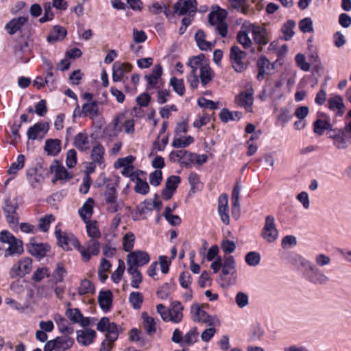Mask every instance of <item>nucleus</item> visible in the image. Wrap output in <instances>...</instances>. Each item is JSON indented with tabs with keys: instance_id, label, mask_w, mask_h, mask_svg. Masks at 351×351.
Wrapping results in <instances>:
<instances>
[{
	"instance_id": "f257e3e1",
	"label": "nucleus",
	"mask_w": 351,
	"mask_h": 351,
	"mask_svg": "<svg viewBox=\"0 0 351 351\" xmlns=\"http://www.w3.org/2000/svg\"><path fill=\"white\" fill-rule=\"evenodd\" d=\"M0 241L8 244L5 250V257L21 254L23 252L22 241L8 231L3 230L0 232Z\"/></svg>"
},
{
	"instance_id": "f03ea898",
	"label": "nucleus",
	"mask_w": 351,
	"mask_h": 351,
	"mask_svg": "<svg viewBox=\"0 0 351 351\" xmlns=\"http://www.w3.org/2000/svg\"><path fill=\"white\" fill-rule=\"evenodd\" d=\"M303 276L308 282L315 285H325L330 280L329 277L311 261L303 270Z\"/></svg>"
},
{
	"instance_id": "7ed1b4c3",
	"label": "nucleus",
	"mask_w": 351,
	"mask_h": 351,
	"mask_svg": "<svg viewBox=\"0 0 351 351\" xmlns=\"http://www.w3.org/2000/svg\"><path fill=\"white\" fill-rule=\"evenodd\" d=\"M227 12L225 10L218 8L213 11L208 16V23L215 27V30L223 38L228 34V25L226 22Z\"/></svg>"
},
{
	"instance_id": "20e7f679",
	"label": "nucleus",
	"mask_w": 351,
	"mask_h": 351,
	"mask_svg": "<svg viewBox=\"0 0 351 351\" xmlns=\"http://www.w3.org/2000/svg\"><path fill=\"white\" fill-rule=\"evenodd\" d=\"M104 201L107 204L108 212L114 213L121 210L123 206L122 201H118V195L116 187L113 184H108L104 193Z\"/></svg>"
},
{
	"instance_id": "39448f33",
	"label": "nucleus",
	"mask_w": 351,
	"mask_h": 351,
	"mask_svg": "<svg viewBox=\"0 0 351 351\" xmlns=\"http://www.w3.org/2000/svg\"><path fill=\"white\" fill-rule=\"evenodd\" d=\"M191 316L193 321L206 324L210 326H215L219 324V320L217 317L210 316L198 303L191 305Z\"/></svg>"
},
{
	"instance_id": "423d86ee",
	"label": "nucleus",
	"mask_w": 351,
	"mask_h": 351,
	"mask_svg": "<svg viewBox=\"0 0 351 351\" xmlns=\"http://www.w3.org/2000/svg\"><path fill=\"white\" fill-rule=\"evenodd\" d=\"M55 234L59 245L64 250H71L73 248L77 250L80 242L72 233L62 231L60 225H57L55 228Z\"/></svg>"
},
{
	"instance_id": "0eeeda50",
	"label": "nucleus",
	"mask_w": 351,
	"mask_h": 351,
	"mask_svg": "<svg viewBox=\"0 0 351 351\" xmlns=\"http://www.w3.org/2000/svg\"><path fill=\"white\" fill-rule=\"evenodd\" d=\"M327 134L337 149H345L351 144V136L347 134L344 128H335L332 132H327Z\"/></svg>"
},
{
	"instance_id": "6e6552de",
	"label": "nucleus",
	"mask_w": 351,
	"mask_h": 351,
	"mask_svg": "<svg viewBox=\"0 0 351 351\" xmlns=\"http://www.w3.org/2000/svg\"><path fill=\"white\" fill-rule=\"evenodd\" d=\"M313 132L318 135L322 136L325 131L332 132L334 128L330 123V117L328 114L323 112H318L317 113V119L313 123Z\"/></svg>"
},
{
	"instance_id": "1a4fd4ad",
	"label": "nucleus",
	"mask_w": 351,
	"mask_h": 351,
	"mask_svg": "<svg viewBox=\"0 0 351 351\" xmlns=\"http://www.w3.org/2000/svg\"><path fill=\"white\" fill-rule=\"evenodd\" d=\"M278 230L276 228L275 219L272 215L265 217L264 226L261 231V237L268 243H274L278 238Z\"/></svg>"
},
{
	"instance_id": "9d476101",
	"label": "nucleus",
	"mask_w": 351,
	"mask_h": 351,
	"mask_svg": "<svg viewBox=\"0 0 351 351\" xmlns=\"http://www.w3.org/2000/svg\"><path fill=\"white\" fill-rule=\"evenodd\" d=\"M245 56L246 53L242 51L238 46H232L231 47L230 59L232 66L236 72L241 73L247 69V64L243 61Z\"/></svg>"
},
{
	"instance_id": "9b49d317",
	"label": "nucleus",
	"mask_w": 351,
	"mask_h": 351,
	"mask_svg": "<svg viewBox=\"0 0 351 351\" xmlns=\"http://www.w3.org/2000/svg\"><path fill=\"white\" fill-rule=\"evenodd\" d=\"M77 250L80 253L82 260L84 262H88L90 260L93 256H97L100 252V243L98 240L89 239L83 247L79 243Z\"/></svg>"
},
{
	"instance_id": "f8f14e48",
	"label": "nucleus",
	"mask_w": 351,
	"mask_h": 351,
	"mask_svg": "<svg viewBox=\"0 0 351 351\" xmlns=\"http://www.w3.org/2000/svg\"><path fill=\"white\" fill-rule=\"evenodd\" d=\"M32 269V260L29 257L19 260L10 269V276L14 278L17 276H23L29 274Z\"/></svg>"
},
{
	"instance_id": "ddd939ff",
	"label": "nucleus",
	"mask_w": 351,
	"mask_h": 351,
	"mask_svg": "<svg viewBox=\"0 0 351 351\" xmlns=\"http://www.w3.org/2000/svg\"><path fill=\"white\" fill-rule=\"evenodd\" d=\"M169 158L170 161L178 162L186 168H190L193 165V153L184 149L171 152Z\"/></svg>"
},
{
	"instance_id": "4468645a",
	"label": "nucleus",
	"mask_w": 351,
	"mask_h": 351,
	"mask_svg": "<svg viewBox=\"0 0 351 351\" xmlns=\"http://www.w3.org/2000/svg\"><path fill=\"white\" fill-rule=\"evenodd\" d=\"M253 92V88L250 85L246 91H243L236 96L235 103L247 112H252L254 101Z\"/></svg>"
},
{
	"instance_id": "2eb2a0df",
	"label": "nucleus",
	"mask_w": 351,
	"mask_h": 351,
	"mask_svg": "<svg viewBox=\"0 0 351 351\" xmlns=\"http://www.w3.org/2000/svg\"><path fill=\"white\" fill-rule=\"evenodd\" d=\"M217 203V211L221 221L226 225L230 224L228 195L226 193L221 194Z\"/></svg>"
},
{
	"instance_id": "dca6fc26",
	"label": "nucleus",
	"mask_w": 351,
	"mask_h": 351,
	"mask_svg": "<svg viewBox=\"0 0 351 351\" xmlns=\"http://www.w3.org/2000/svg\"><path fill=\"white\" fill-rule=\"evenodd\" d=\"M27 249L32 256L42 258L46 256L50 247L47 243H38L34 239H32L27 244Z\"/></svg>"
},
{
	"instance_id": "f3484780",
	"label": "nucleus",
	"mask_w": 351,
	"mask_h": 351,
	"mask_svg": "<svg viewBox=\"0 0 351 351\" xmlns=\"http://www.w3.org/2000/svg\"><path fill=\"white\" fill-rule=\"evenodd\" d=\"M104 155L105 148L101 143H97L93 145L90 152V158L92 162L96 163L101 169H104L106 167Z\"/></svg>"
},
{
	"instance_id": "a211bd4d",
	"label": "nucleus",
	"mask_w": 351,
	"mask_h": 351,
	"mask_svg": "<svg viewBox=\"0 0 351 351\" xmlns=\"http://www.w3.org/2000/svg\"><path fill=\"white\" fill-rule=\"evenodd\" d=\"M149 260V256L147 252L135 251L128 255L127 264L128 266H135L137 268V267L146 265Z\"/></svg>"
},
{
	"instance_id": "6ab92c4d",
	"label": "nucleus",
	"mask_w": 351,
	"mask_h": 351,
	"mask_svg": "<svg viewBox=\"0 0 351 351\" xmlns=\"http://www.w3.org/2000/svg\"><path fill=\"white\" fill-rule=\"evenodd\" d=\"M196 0H179L174 5L176 13L179 15H184L187 13H195L197 10Z\"/></svg>"
},
{
	"instance_id": "aec40b11",
	"label": "nucleus",
	"mask_w": 351,
	"mask_h": 351,
	"mask_svg": "<svg viewBox=\"0 0 351 351\" xmlns=\"http://www.w3.org/2000/svg\"><path fill=\"white\" fill-rule=\"evenodd\" d=\"M132 69V66L130 63L115 62L112 65L113 82H121L123 78L124 73L130 72Z\"/></svg>"
},
{
	"instance_id": "412c9836",
	"label": "nucleus",
	"mask_w": 351,
	"mask_h": 351,
	"mask_svg": "<svg viewBox=\"0 0 351 351\" xmlns=\"http://www.w3.org/2000/svg\"><path fill=\"white\" fill-rule=\"evenodd\" d=\"M180 182L181 179L178 176H171L167 178L165 188L162 192V195L165 199L168 200L171 198Z\"/></svg>"
},
{
	"instance_id": "4be33fe9",
	"label": "nucleus",
	"mask_w": 351,
	"mask_h": 351,
	"mask_svg": "<svg viewBox=\"0 0 351 351\" xmlns=\"http://www.w3.org/2000/svg\"><path fill=\"white\" fill-rule=\"evenodd\" d=\"M327 106L329 110L335 112L337 117H341L344 113L345 105L343 100L339 95L331 96L328 99Z\"/></svg>"
},
{
	"instance_id": "5701e85b",
	"label": "nucleus",
	"mask_w": 351,
	"mask_h": 351,
	"mask_svg": "<svg viewBox=\"0 0 351 351\" xmlns=\"http://www.w3.org/2000/svg\"><path fill=\"white\" fill-rule=\"evenodd\" d=\"M248 28L250 29V32L256 43L262 45H265L268 43L267 32L265 28L256 26L251 23H248Z\"/></svg>"
},
{
	"instance_id": "b1692460",
	"label": "nucleus",
	"mask_w": 351,
	"mask_h": 351,
	"mask_svg": "<svg viewBox=\"0 0 351 351\" xmlns=\"http://www.w3.org/2000/svg\"><path fill=\"white\" fill-rule=\"evenodd\" d=\"M74 146L80 152H85L90 149V143L86 132L77 134L73 140Z\"/></svg>"
},
{
	"instance_id": "393cba45",
	"label": "nucleus",
	"mask_w": 351,
	"mask_h": 351,
	"mask_svg": "<svg viewBox=\"0 0 351 351\" xmlns=\"http://www.w3.org/2000/svg\"><path fill=\"white\" fill-rule=\"evenodd\" d=\"M98 105V101L84 104L82 106L80 117H89L91 119H95L99 114Z\"/></svg>"
},
{
	"instance_id": "a878e982",
	"label": "nucleus",
	"mask_w": 351,
	"mask_h": 351,
	"mask_svg": "<svg viewBox=\"0 0 351 351\" xmlns=\"http://www.w3.org/2000/svg\"><path fill=\"white\" fill-rule=\"evenodd\" d=\"M27 19L24 16L14 18L5 27V29L10 35H14L19 31L27 23Z\"/></svg>"
},
{
	"instance_id": "bb28decb",
	"label": "nucleus",
	"mask_w": 351,
	"mask_h": 351,
	"mask_svg": "<svg viewBox=\"0 0 351 351\" xmlns=\"http://www.w3.org/2000/svg\"><path fill=\"white\" fill-rule=\"evenodd\" d=\"M208 62L205 60V56L203 54L193 56L189 59L186 65L191 68V75H197V71L202 69V67L204 66Z\"/></svg>"
},
{
	"instance_id": "cd10ccee",
	"label": "nucleus",
	"mask_w": 351,
	"mask_h": 351,
	"mask_svg": "<svg viewBox=\"0 0 351 351\" xmlns=\"http://www.w3.org/2000/svg\"><path fill=\"white\" fill-rule=\"evenodd\" d=\"M184 309L182 304L178 301H174L169 309V321L173 323H179L183 318L182 311Z\"/></svg>"
},
{
	"instance_id": "c85d7f7f",
	"label": "nucleus",
	"mask_w": 351,
	"mask_h": 351,
	"mask_svg": "<svg viewBox=\"0 0 351 351\" xmlns=\"http://www.w3.org/2000/svg\"><path fill=\"white\" fill-rule=\"evenodd\" d=\"M48 130L49 123H37L28 129L27 132V136L29 139L36 140L38 137L40 132H43L44 134H46Z\"/></svg>"
},
{
	"instance_id": "c756f323",
	"label": "nucleus",
	"mask_w": 351,
	"mask_h": 351,
	"mask_svg": "<svg viewBox=\"0 0 351 351\" xmlns=\"http://www.w3.org/2000/svg\"><path fill=\"white\" fill-rule=\"evenodd\" d=\"M98 302L101 308L107 312L110 311L112 302V294L110 290L100 291Z\"/></svg>"
},
{
	"instance_id": "7c9ffc66",
	"label": "nucleus",
	"mask_w": 351,
	"mask_h": 351,
	"mask_svg": "<svg viewBox=\"0 0 351 351\" xmlns=\"http://www.w3.org/2000/svg\"><path fill=\"white\" fill-rule=\"evenodd\" d=\"M77 334V342L84 346L90 345L93 341L94 338L96 337V332L92 329L78 330Z\"/></svg>"
},
{
	"instance_id": "2f4dec72",
	"label": "nucleus",
	"mask_w": 351,
	"mask_h": 351,
	"mask_svg": "<svg viewBox=\"0 0 351 351\" xmlns=\"http://www.w3.org/2000/svg\"><path fill=\"white\" fill-rule=\"evenodd\" d=\"M93 199L89 197L84 203L83 206L79 209V215L84 221L90 220L93 213Z\"/></svg>"
},
{
	"instance_id": "473e14b6",
	"label": "nucleus",
	"mask_w": 351,
	"mask_h": 351,
	"mask_svg": "<svg viewBox=\"0 0 351 351\" xmlns=\"http://www.w3.org/2000/svg\"><path fill=\"white\" fill-rule=\"evenodd\" d=\"M45 150L47 154L56 156L61 151V141L58 138H50L45 141Z\"/></svg>"
},
{
	"instance_id": "72a5a7b5",
	"label": "nucleus",
	"mask_w": 351,
	"mask_h": 351,
	"mask_svg": "<svg viewBox=\"0 0 351 351\" xmlns=\"http://www.w3.org/2000/svg\"><path fill=\"white\" fill-rule=\"evenodd\" d=\"M250 32V29L248 28V23H244L241 30L237 34V40L239 43L242 45L245 49L249 48L252 45V40L250 38L248 34Z\"/></svg>"
},
{
	"instance_id": "f704fd0d",
	"label": "nucleus",
	"mask_w": 351,
	"mask_h": 351,
	"mask_svg": "<svg viewBox=\"0 0 351 351\" xmlns=\"http://www.w3.org/2000/svg\"><path fill=\"white\" fill-rule=\"evenodd\" d=\"M67 32L65 28L60 25H55L53 30L47 36V40L49 43H54L62 40L66 36Z\"/></svg>"
},
{
	"instance_id": "c9c22d12",
	"label": "nucleus",
	"mask_w": 351,
	"mask_h": 351,
	"mask_svg": "<svg viewBox=\"0 0 351 351\" xmlns=\"http://www.w3.org/2000/svg\"><path fill=\"white\" fill-rule=\"evenodd\" d=\"M67 274L66 269L63 263L59 262L56 265V267L51 274V281L57 284L63 281L64 278Z\"/></svg>"
},
{
	"instance_id": "e433bc0d",
	"label": "nucleus",
	"mask_w": 351,
	"mask_h": 351,
	"mask_svg": "<svg viewBox=\"0 0 351 351\" xmlns=\"http://www.w3.org/2000/svg\"><path fill=\"white\" fill-rule=\"evenodd\" d=\"M56 351H65L69 349L73 344L74 341L68 336L58 337L54 339Z\"/></svg>"
},
{
	"instance_id": "4c0bfd02",
	"label": "nucleus",
	"mask_w": 351,
	"mask_h": 351,
	"mask_svg": "<svg viewBox=\"0 0 351 351\" xmlns=\"http://www.w3.org/2000/svg\"><path fill=\"white\" fill-rule=\"evenodd\" d=\"M221 120L224 123L230 121H239L242 117V113L239 111H230L226 108L221 110L219 114Z\"/></svg>"
},
{
	"instance_id": "58836bf2",
	"label": "nucleus",
	"mask_w": 351,
	"mask_h": 351,
	"mask_svg": "<svg viewBox=\"0 0 351 351\" xmlns=\"http://www.w3.org/2000/svg\"><path fill=\"white\" fill-rule=\"evenodd\" d=\"M127 271L132 276L131 286L138 289L143 280L142 274L135 266H128Z\"/></svg>"
},
{
	"instance_id": "ea45409f",
	"label": "nucleus",
	"mask_w": 351,
	"mask_h": 351,
	"mask_svg": "<svg viewBox=\"0 0 351 351\" xmlns=\"http://www.w3.org/2000/svg\"><path fill=\"white\" fill-rule=\"evenodd\" d=\"M86 228L88 236L90 238V239L98 240L101 237V232L99 230L97 222L96 221H86Z\"/></svg>"
},
{
	"instance_id": "a19ab883",
	"label": "nucleus",
	"mask_w": 351,
	"mask_h": 351,
	"mask_svg": "<svg viewBox=\"0 0 351 351\" xmlns=\"http://www.w3.org/2000/svg\"><path fill=\"white\" fill-rule=\"evenodd\" d=\"M221 267L223 275L233 274L235 271V261L234 257L232 256L224 257Z\"/></svg>"
},
{
	"instance_id": "79ce46f5",
	"label": "nucleus",
	"mask_w": 351,
	"mask_h": 351,
	"mask_svg": "<svg viewBox=\"0 0 351 351\" xmlns=\"http://www.w3.org/2000/svg\"><path fill=\"white\" fill-rule=\"evenodd\" d=\"M213 76V71L208 63L202 67V69L199 71V80L204 86L207 85L212 80Z\"/></svg>"
},
{
	"instance_id": "37998d69",
	"label": "nucleus",
	"mask_w": 351,
	"mask_h": 351,
	"mask_svg": "<svg viewBox=\"0 0 351 351\" xmlns=\"http://www.w3.org/2000/svg\"><path fill=\"white\" fill-rule=\"evenodd\" d=\"M194 142V138L191 136H174L171 145L175 148H184Z\"/></svg>"
},
{
	"instance_id": "c03bdc74",
	"label": "nucleus",
	"mask_w": 351,
	"mask_h": 351,
	"mask_svg": "<svg viewBox=\"0 0 351 351\" xmlns=\"http://www.w3.org/2000/svg\"><path fill=\"white\" fill-rule=\"evenodd\" d=\"M295 27V22L293 20H288L282 27V32L283 34V39L285 40H289L294 36L295 32L293 31Z\"/></svg>"
},
{
	"instance_id": "a18cd8bd",
	"label": "nucleus",
	"mask_w": 351,
	"mask_h": 351,
	"mask_svg": "<svg viewBox=\"0 0 351 351\" xmlns=\"http://www.w3.org/2000/svg\"><path fill=\"white\" fill-rule=\"evenodd\" d=\"M142 318L143 319L144 328L148 335H152L154 334L156 330L154 319L149 317L145 312L142 313Z\"/></svg>"
},
{
	"instance_id": "49530a36",
	"label": "nucleus",
	"mask_w": 351,
	"mask_h": 351,
	"mask_svg": "<svg viewBox=\"0 0 351 351\" xmlns=\"http://www.w3.org/2000/svg\"><path fill=\"white\" fill-rule=\"evenodd\" d=\"M25 164V156L23 154L18 156L16 161L11 164L8 173L9 175L15 176L17 172L23 168Z\"/></svg>"
},
{
	"instance_id": "de8ad7c7",
	"label": "nucleus",
	"mask_w": 351,
	"mask_h": 351,
	"mask_svg": "<svg viewBox=\"0 0 351 351\" xmlns=\"http://www.w3.org/2000/svg\"><path fill=\"white\" fill-rule=\"evenodd\" d=\"M105 332H106V340L107 341L114 342L118 339V326L114 322H112Z\"/></svg>"
},
{
	"instance_id": "09e8293b",
	"label": "nucleus",
	"mask_w": 351,
	"mask_h": 351,
	"mask_svg": "<svg viewBox=\"0 0 351 351\" xmlns=\"http://www.w3.org/2000/svg\"><path fill=\"white\" fill-rule=\"evenodd\" d=\"M198 332L196 327H193L185 334L183 340V346H191L197 341Z\"/></svg>"
},
{
	"instance_id": "8fccbe9b",
	"label": "nucleus",
	"mask_w": 351,
	"mask_h": 351,
	"mask_svg": "<svg viewBox=\"0 0 351 351\" xmlns=\"http://www.w3.org/2000/svg\"><path fill=\"white\" fill-rule=\"evenodd\" d=\"M170 85L173 90L179 95L182 96L185 93V86L182 79H177L173 77L170 79Z\"/></svg>"
},
{
	"instance_id": "3c124183",
	"label": "nucleus",
	"mask_w": 351,
	"mask_h": 351,
	"mask_svg": "<svg viewBox=\"0 0 351 351\" xmlns=\"http://www.w3.org/2000/svg\"><path fill=\"white\" fill-rule=\"evenodd\" d=\"M283 85V80L282 79H280L277 80L274 86L272 87L268 95L271 98L274 99H280L282 97V93L280 90L282 86Z\"/></svg>"
},
{
	"instance_id": "603ef678",
	"label": "nucleus",
	"mask_w": 351,
	"mask_h": 351,
	"mask_svg": "<svg viewBox=\"0 0 351 351\" xmlns=\"http://www.w3.org/2000/svg\"><path fill=\"white\" fill-rule=\"evenodd\" d=\"M135 179H136V185L134 186L135 192L137 193H139V194H142V195L147 194L149 191V186L148 183L138 176H136L135 178Z\"/></svg>"
},
{
	"instance_id": "864d4df0",
	"label": "nucleus",
	"mask_w": 351,
	"mask_h": 351,
	"mask_svg": "<svg viewBox=\"0 0 351 351\" xmlns=\"http://www.w3.org/2000/svg\"><path fill=\"white\" fill-rule=\"evenodd\" d=\"M143 301V295L140 292H132L129 295V302L134 309H139Z\"/></svg>"
},
{
	"instance_id": "5fc2aeb1",
	"label": "nucleus",
	"mask_w": 351,
	"mask_h": 351,
	"mask_svg": "<svg viewBox=\"0 0 351 351\" xmlns=\"http://www.w3.org/2000/svg\"><path fill=\"white\" fill-rule=\"evenodd\" d=\"M246 263L251 267H256L261 262V255L256 252H250L245 256Z\"/></svg>"
},
{
	"instance_id": "6e6d98bb",
	"label": "nucleus",
	"mask_w": 351,
	"mask_h": 351,
	"mask_svg": "<svg viewBox=\"0 0 351 351\" xmlns=\"http://www.w3.org/2000/svg\"><path fill=\"white\" fill-rule=\"evenodd\" d=\"M95 288L90 280L84 279L82 280L80 287H78V293L80 295H84L88 293H93Z\"/></svg>"
},
{
	"instance_id": "4d7b16f0",
	"label": "nucleus",
	"mask_w": 351,
	"mask_h": 351,
	"mask_svg": "<svg viewBox=\"0 0 351 351\" xmlns=\"http://www.w3.org/2000/svg\"><path fill=\"white\" fill-rule=\"evenodd\" d=\"M135 241L134 234L132 232L126 233L123 238V248L125 252H130L133 247Z\"/></svg>"
},
{
	"instance_id": "13d9d810",
	"label": "nucleus",
	"mask_w": 351,
	"mask_h": 351,
	"mask_svg": "<svg viewBox=\"0 0 351 351\" xmlns=\"http://www.w3.org/2000/svg\"><path fill=\"white\" fill-rule=\"evenodd\" d=\"M55 221V217L53 215H47L40 219L38 221L39 228L44 232L48 231L51 222Z\"/></svg>"
},
{
	"instance_id": "bf43d9fd",
	"label": "nucleus",
	"mask_w": 351,
	"mask_h": 351,
	"mask_svg": "<svg viewBox=\"0 0 351 351\" xmlns=\"http://www.w3.org/2000/svg\"><path fill=\"white\" fill-rule=\"evenodd\" d=\"M291 262L295 266L302 268L303 271L308 266L311 261L299 254H295L291 256Z\"/></svg>"
},
{
	"instance_id": "052dcab7",
	"label": "nucleus",
	"mask_w": 351,
	"mask_h": 351,
	"mask_svg": "<svg viewBox=\"0 0 351 351\" xmlns=\"http://www.w3.org/2000/svg\"><path fill=\"white\" fill-rule=\"evenodd\" d=\"M125 270L124 262L121 260L119 261V264L117 269L112 274L111 278L114 283H119L121 279Z\"/></svg>"
},
{
	"instance_id": "680f3d73",
	"label": "nucleus",
	"mask_w": 351,
	"mask_h": 351,
	"mask_svg": "<svg viewBox=\"0 0 351 351\" xmlns=\"http://www.w3.org/2000/svg\"><path fill=\"white\" fill-rule=\"evenodd\" d=\"M179 282L184 289H189L192 282L191 275L189 271H183L179 276Z\"/></svg>"
},
{
	"instance_id": "e2e57ef3",
	"label": "nucleus",
	"mask_w": 351,
	"mask_h": 351,
	"mask_svg": "<svg viewBox=\"0 0 351 351\" xmlns=\"http://www.w3.org/2000/svg\"><path fill=\"white\" fill-rule=\"evenodd\" d=\"M50 276L49 271L47 267L38 268L32 276V280L35 282H40L45 277Z\"/></svg>"
},
{
	"instance_id": "0e129e2a",
	"label": "nucleus",
	"mask_w": 351,
	"mask_h": 351,
	"mask_svg": "<svg viewBox=\"0 0 351 351\" xmlns=\"http://www.w3.org/2000/svg\"><path fill=\"white\" fill-rule=\"evenodd\" d=\"M299 28L303 33L313 32V21L309 17L303 19L299 22Z\"/></svg>"
},
{
	"instance_id": "69168bd1",
	"label": "nucleus",
	"mask_w": 351,
	"mask_h": 351,
	"mask_svg": "<svg viewBox=\"0 0 351 351\" xmlns=\"http://www.w3.org/2000/svg\"><path fill=\"white\" fill-rule=\"evenodd\" d=\"M52 5L50 2L45 3L44 5V15L39 21L40 23H45L47 21L52 20L53 18V13L52 12Z\"/></svg>"
},
{
	"instance_id": "338daca9",
	"label": "nucleus",
	"mask_w": 351,
	"mask_h": 351,
	"mask_svg": "<svg viewBox=\"0 0 351 351\" xmlns=\"http://www.w3.org/2000/svg\"><path fill=\"white\" fill-rule=\"evenodd\" d=\"M65 315L73 323L79 322L82 315L80 311L77 308L67 309Z\"/></svg>"
},
{
	"instance_id": "774afa93",
	"label": "nucleus",
	"mask_w": 351,
	"mask_h": 351,
	"mask_svg": "<svg viewBox=\"0 0 351 351\" xmlns=\"http://www.w3.org/2000/svg\"><path fill=\"white\" fill-rule=\"evenodd\" d=\"M221 248L226 254H231L236 249V243L228 239H223L221 243Z\"/></svg>"
}]
</instances>
